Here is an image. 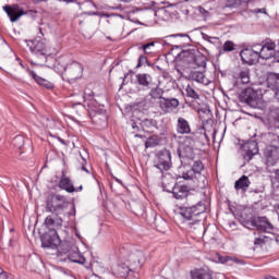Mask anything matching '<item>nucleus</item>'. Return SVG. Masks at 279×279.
I'll return each mask as SVG.
<instances>
[{
  "mask_svg": "<svg viewBox=\"0 0 279 279\" xmlns=\"http://www.w3.org/2000/svg\"><path fill=\"white\" fill-rule=\"evenodd\" d=\"M250 184H252V182H250V178H247V175H242L238 181H235L234 189L235 191H243L245 193V191L250 189Z\"/></svg>",
  "mask_w": 279,
  "mask_h": 279,
  "instance_id": "nucleus-26",
  "label": "nucleus"
},
{
  "mask_svg": "<svg viewBox=\"0 0 279 279\" xmlns=\"http://www.w3.org/2000/svg\"><path fill=\"white\" fill-rule=\"evenodd\" d=\"M162 95H165V89L160 88V86L151 87L150 92L148 94V96L151 99H159V101H162V99H165V97H162Z\"/></svg>",
  "mask_w": 279,
  "mask_h": 279,
  "instance_id": "nucleus-32",
  "label": "nucleus"
},
{
  "mask_svg": "<svg viewBox=\"0 0 279 279\" xmlns=\"http://www.w3.org/2000/svg\"><path fill=\"white\" fill-rule=\"evenodd\" d=\"M114 180H116V182H118L119 184H121V183H122V181H121V180H119L118 178H114Z\"/></svg>",
  "mask_w": 279,
  "mask_h": 279,
  "instance_id": "nucleus-57",
  "label": "nucleus"
},
{
  "mask_svg": "<svg viewBox=\"0 0 279 279\" xmlns=\"http://www.w3.org/2000/svg\"><path fill=\"white\" fill-rule=\"evenodd\" d=\"M178 36H181V38H185V40H191V37L186 34L171 35L170 38H175Z\"/></svg>",
  "mask_w": 279,
  "mask_h": 279,
  "instance_id": "nucleus-48",
  "label": "nucleus"
},
{
  "mask_svg": "<svg viewBox=\"0 0 279 279\" xmlns=\"http://www.w3.org/2000/svg\"><path fill=\"white\" fill-rule=\"evenodd\" d=\"M240 101L241 104H246V106H250L251 108H258L260 97H258V92L254 90L252 87H248L240 95Z\"/></svg>",
  "mask_w": 279,
  "mask_h": 279,
  "instance_id": "nucleus-9",
  "label": "nucleus"
},
{
  "mask_svg": "<svg viewBox=\"0 0 279 279\" xmlns=\"http://www.w3.org/2000/svg\"><path fill=\"white\" fill-rule=\"evenodd\" d=\"M194 145L195 141L192 137L186 136L184 144H182L177 150L179 158H186L187 160H193L195 158V153L193 151Z\"/></svg>",
  "mask_w": 279,
  "mask_h": 279,
  "instance_id": "nucleus-11",
  "label": "nucleus"
},
{
  "mask_svg": "<svg viewBox=\"0 0 279 279\" xmlns=\"http://www.w3.org/2000/svg\"><path fill=\"white\" fill-rule=\"evenodd\" d=\"M240 80L242 84H250V70L244 69L240 72Z\"/></svg>",
  "mask_w": 279,
  "mask_h": 279,
  "instance_id": "nucleus-40",
  "label": "nucleus"
},
{
  "mask_svg": "<svg viewBox=\"0 0 279 279\" xmlns=\"http://www.w3.org/2000/svg\"><path fill=\"white\" fill-rule=\"evenodd\" d=\"M206 213V204L202 202H197L195 205H191L190 207H182L180 215L185 219L187 228H190L191 232H206V228L204 227V218L202 215Z\"/></svg>",
  "mask_w": 279,
  "mask_h": 279,
  "instance_id": "nucleus-1",
  "label": "nucleus"
},
{
  "mask_svg": "<svg viewBox=\"0 0 279 279\" xmlns=\"http://www.w3.org/2000/svg\"><path fill=\"white\" fill-rule=\"evenodd\" d=\"M0 279H8V272L3 271L2 267H0Z\"/></svg>",
  "mask_w": 279,
  "mask_h": 279,
  "instance_id": "nucleus-49",
  "label": "nucleus"
},
{
  "mask_svg": "<svg viewBox=\"0 0 279 279\" xmlns=\"http://www.w3.org/2000/svg\"><path fill=\"white\" fill-rule=\"evenodd\" d=\"M267 239H269L267 235H262L259 238H256L254 244L255 245H263V243L267 242Z\"/></svg>",
  "mask_w": 279,
  "mask_h": 279,
  "instance_id": "nucleus-44",
  "label": "nucleus"
},
{
  "mask_svg": "<svg viewBox=\"0 0 279 279\" xmlns=\"http://www.w3.org/2000/svg\"><path fill=\"white\" fill-rule=\"evenodd\" d=\"M4 12H7L11 23H16L21 16L25 15V11H23L19 5L13 7H3Z\"/></svg>",
  "mask_w": 279,
  "mask_h": 279,
  "instance_id": "nucleus-19",
  "label": "nucleus"
},
{
  "mask_svg": "<svg viewBox=\"0 0 279 279\" xmlns=\"http://www.w3.org/2000/svg\"><path fill=\"white\" fill-rule=\"evenodd\" d=\"M132 128H133V130H136V128H138V126L136 125V123H133Z\"/></svg>",
  "mask_w": 279,
  "mask_h": 279,
  "instance_id": "nucleus-56",
  "label": "nucleus"
},
{
  "mask_svg": "<svg viewBox=\"0 0 279 279\" xmlns=\"http://www.w3.org/2000/svg\"><path fill=\"white\" fill-rule=\"evenodd\" d=\"M240 57L242 61H244L246 64H256L258 62V58L256 57V53L252 50V48H245L240 52Z\"/></svg>",
  "mask_w": 279,
  "mask_h": 279,
  "instance_id": "nucleus-21",
  "label": "nucleus"
},
{
  "mask_svg": "<svg viewBox=\"0 0 279 279\" xmlns=\"http://www.w3.org/2000/svg\"><path fill=\"white\" fill-rule=\"evenodd\" d=\"M68 258H70L72 263H77L78 265H84L86 263V258L80 253L69 254Z\"/></svg>",
  "mask_w": 279,
  "mask_h": 279,
  "instance_id": "nucleus-34",
  "label": "nucleus"
},
{
  "mask_svg": "<svg viewBox=\"0 0 279 279\" xmlns=\"http://www.w3.org/2000/svg\"><path fill=\"white\" fill-rule=\"evenodd\" d=\"M29 51H32L37 66H45L47 64L48 58H51V52H49V46L47 41L40 39H34L33 41H26Z\"/></svg>",
  "mask_w": 279,
  "mask_h": 279,
  "instance_id": "nucleus-2",
  "label": "nucleus"
},
{
  "mask_svg": "<svg viewBox=\"0 0 279 279\" xmlns=\"http://www.w3.org/2000/svg\"><path fill=\"white\" fill-rule=\"evenodd\" d=\"M60 189L63 191H66V193H75V186H73V183L71 182V179H69L66 175H62L60 183Z\"/></svg>",
  "mask_w": 279,
  "mask_h": 279,
  "instance_id": "nucleus-28",
  "label": "nucleus"
},
{
  "mask_svg": "<svg viewBox=\"0 0 279 279\" xmlns=\"http://www.w3.org/2000/svg\"><path fill=\"white\" fill-rule=\"evenodd\" d=\"M186 97H190V99H199V94L195 92L191 85H187L185 88Z\"/></svg>",
  "mask_w": 279,
  "mask_h": 279,
  "instance_id": "nucleus-39",
  "label": "nucleus"
},
{
  "mask_svg": "<svg viewBox=\"0 0 279 279\" xmlns=\"http://www.w3.org/2000/svg\"><path fill=\"white\" fill-rule=\"evenodd\" d=\"M143 64H147V57H145V56H141L138 58L137 69L143 66Z\"/></svg>",
  "mask_w": 279,
  "mask_h": 279,
  "instance_id": "nucleus-45",
  "label": "nucleus"
},
{
  "mask_svg": "<svg viewBox=\"0 0 279 279\" xmlns=\"http://www.w3.org/2000/svg\"><path fill=\"white\" fill-rule=\"evenodd\" d=\"M158 106L165 114H169V112H173L180 106V100L177 98H161L158 101Z\"/></svg>",
  "mask_w": 279,
  "mask_h": 279,
  "instance_id": "nucleus-16",
  "label": "nucleus"
},
{
  "mask_svg": "<svg viewBox=\"0 0 279 279\" xmlns=\"http://www.w3.org/2000/svg\"><path fill=\"white\" fill-rule=\"evenodd\" d=\"M141 125L144 131H147L153 130V128H156V125H158V122H156V120L154 119H145L142 121Z\"/></svg>",
  "mask_w": 279,
  "mask_h": 279,
  "instance_id": "nucleus-36",
  "label": "nucleus"
},
{
  "mask_svg": "<svg viewBox=\"0 0 279 279\" xmlns=\"http://www.w3.org/2000/svg\"><path fill=\"white\" fill-rule=\"evenodd\" d=\"M177 132L179 134H191V124H189V121H186V119L182 117L178 118Z\"/></svg>",
  "mask_w": 279,
  "mask_h": 279,
  "instance_id": "nucleus-24",
  "label": "nucleus"
},
{
  "mask_svg": "<svg viewBox=\"0 0 279 279\" xmlns=\"http://www.w3.org/2000/svg\"><path fill=\"white\" fill-rule=\"evenodd\" d=\"M189 80H192L193 82H197L198 84H204L205 86H208L210 81L206 78V75L204 74V70H199L195 66L192 68V71L189 73Z\"/></svg>",
  "mask_w": 279,
  "mask_h": 279,
  "instance_id": "nucleus-18",
  "label": "nucleus"
},
{
  "mask_svg": "<svg viewBox=\"0 0 279 279\" xmlns=\"http://www.w3.org/2000/svg\"><path fill=\"white\" fill-rule=\"evenodd\" d=\"M31 77H33V80L36 82V84H38L39 86H43L44 88H53V83L38 76V74H36V72L34 71H28Z\"/></svg>",
  "mask_w": 279,
  "mask_h": 279,
  "instance_id": "nucleus-27",
  "label": "nucleus"
},
{
  "mask_svg": "<svg viewBox=\"0 0 279 279\" xmlns=\"http://www.w3.org/2000/svg\"><path fill=\"white\" fill-rule=\"evenodd\" d=\"M60 236L58 235V231H49L41 236V247L47 250H54L56 255L58 257L64 256V254H69L70 248L69 244H61Z\"/></svg>",
  "mask_w": 279,
  "mask_h": 279,
  "instance_id": "nucleus-3",
  "label": "nucleus"
},
{
  "mask_svg": "<svg viewBox=\"0 0 279 279\" xmlns=\"http://www.w3.org/2000/svg\"><path fill=\"white\" fill-rule=\"evenodd\" d=\"M69 208V201L63 195H49L46 202V213L62 215Z\"/></svg>",
  "mask_w": 279,
  "mask_h": 279,
  "instance_id": "nucleus-5",
  "label": "nucleus"
},
{
  "mask_svg": "<svg viewBox=\"0 0 279 279\" xmlns=\"http://www.w3.org/2000/svg\"><path fill=\"white\" fill-rule=\"evenodd\" d=\"M59 1H62L63 3H73V1L75 0H59Z\"/></svg>",
  "mask_w": 279,
  "mask_h": 279,
  "instance_id": "nucleus-53",
  "label": "nucleus"
},
{
  "mask_svg": "<svg viewBox=\"0 0 279 279\" xmlns=\"http://www.w3.org/2000/svg\"><path fill=\"white\" fill-rule=\"evenodd\" d=\"M218 259L220 260V263H222V265H226V263H230V256H218Z\"/></svg>",
  "mask_w": 279,
  "mask_h": 279,
  "instance_id": "nucleus-47",
  "label": "nucleus"
},
{
  "mask_svg": "<svg viewBox=\"0 0 279 279\" xmlns=\"http://www.w3.org/2000/svg\"><path fill=\"white\" fill-rule=\"evenodd\" d=\"M59 215L61 214H52L45 219V226L49 232H58L62 228L63 220Z\"/></svg>",
  "mask_w": 279,
  "mask_h": 279,
  "instance_id": "nucleus-17",
  "label": "nucleus"
},
{
  "mask_svg": "<svg viewBox=\"0 0 279 279\" xmlns=\"http://www.w3.org/2000/svg\"><path fill=\"white\" fill-rule=\"evenodd\" d=\"M171 150L165 148L159 150L155 155L154 167L159 169L160 173H165V171H169L171 169Z\"/></svg>",
  "mask_w": 279,
  "mask_h": 279,
  "instance_id": "nucleus-6",
  "label": "nucleus"
},
{
  "mask_svg": "<svg viewBox=\"0 0 279 279\" xmlns=\"http://www.w3.org/2000/svg\"><path fill=\"white\" fill-rule=\"evenodd\" d=\"M192 279H213V275L206 269H195L191 271Z\"/></svg>",
  "mask_w": 279,
  "mask_h": 279,
  "instance_id": "nucleus-30",
  "label": "nucleus"
},
{
  "mask_svg": "<svg viewBox=\"0 0 279 279\" xmlns=\"http://www.w3.org/2000/svg\"><path fill=\"white\" fill-rule=\"evenodd\" d=\"M83 189H84V187H83L82 185H80L78 187L75 189V191H76V192H80V191H83Z\"/></svg>",
  "mask_w": 279,
  "mask_h": 279,
  "instance_id": "nucleus-54",
  "label": "nucleus"
},
{
  "mask_svg": "<svg viewBox=\"0 0 279 279\" xmlns=\"http://www.w3.org/2000/svg\"><path fill=\"white\" fill-rule=\"evenodd\" d=\"M192 180H194L197 189H206V185L208 184V179L202 173L194 174Z\"/></svg>",
  "mask_w": 279,
  "mask_h": 279,
  "instance_id": "nucleus-31",
  "label": "nucleus"
},
{
  "mask_svg": "<svg viewBox=\"0 0 279 279\" xmlns=\"http://www.w3.org/2000/svg\"><path fill=\"white\" fill-rule=\"evenodd\" d=\"M135 138H143V135L136 134V135H135Z\"/></svg>",
  "mask_w": 279,
  "mask_h": 279,
  "instance_id": "nucleus-55",
  "label": "nucleus"
},
{
  "mask_svg": "<svg viewBox=\"0 0 279 279\" xmlns=\"http://www.w3.org/2000/svg\"><path fill=\"white\" fill-rule=\"evenodd\" d=\"M136 82L143 88H151L153 78L148 73H140L136 75Z\"/></svg>",
  "mask_w": 279,
  "mask_h": 279,
  "instance_id": "nucleus-25",
  "label": "nucleus"
},
{
  "mask_svg": "<svg viewBox=\"0 0 279 279\" xmlns=\"http://www.w3.org/2000/svg\"><path fill=\"white\" fill-rule=\"evenodd\" d=\"M84 100L85 101H89L88 102V106H93V99H94V97H95V93L94 92H92V89L90 88H85V92H84Z\"/></svg>",
  "mask_w": 279,
  "mask_h": 279,
  "instance_id": "nucleus-38",
  "label": "nucleus"
},
{
  "mask_svg": "<svg viewBox=\"0 0 279 279\" xmlns=\"http://www.w3.org/2000/svg\"><path fill=\"white\" fill-rule=\"evenodd\" d=\"M126 263L131 265L132 268L138 269L143 266V263H145V253L140 250H133L126 259Z\"/></svg>",
  "mask_w": 279,
  "mask_h": 279,
  "instance_id": "nucleus-14",
  "label": "nucleus"
},
{
  "mask_svg": "<svg viewBox=\"0 0 279 279\" xmlns=\"http://www.w3.org/2000/svg\"><path fill=\"white\" fill-rule=\"evenodd\" d=\"M268 123L270 128H277L279 130V107L270 106L268 108Z\"/></svg>",
  "mask_w": 279,
  "mask_h": 279,
  "instance_id": "nucleus-20",
  "label": "nucleus"
},
{
  "mask_svg": "<svg viewBox=\"0 0 279 279\" xmlns=\"http://www.w3.org/2000/svg\"><path fill=\"white\" fill-rule=\"evenodd\" d=\"M60 279H73V277L66 275V274H61Z\"/></svg>",
  "mask_w": 279,
  "mask_h": 279,
  "instance_id": "nucleus-52",
  "label": "nucleus"
},
{
  "mask_svg": "<svg viewBox=\"0 0 279 279\" xmlns=\"http://www.w3.org/2000/svg\"><path fill=\"white\" fill-rule=\"evenodd\" d=\"M230 260H232L233 263H236V265H241L243 264V260L236 258V257H230Z\"/></svg>",
  "mask_w": 279,
  "mask_h": 279,
  "instance_id": "nucleus-50",
  "label": "nucleus"
},
{
  "mask_svg": "<svg viewBox=\"0 0 279 279\" xmlns=\"http://www.w3.org/2000/svg\"><path fill=\"white\" fill-rule=\"evenodd\" d=\"M264 160L267 169H269V167H276L279 160V146H266V148L264 149Z\"/></svg>",
  "mask_w": 279,
  "mask_h": 279,
  "instance_id": "nucleus-12",
  "label": "nucleus"
},
{
  "mask_svg": "<svg viewBox=\"0 0 279 279\" xmlns=\"http://www.w3.org/2000/svg\"><path fill=\"white\" fill-rule=\"evenodd\" d=\"M201 112H206V111H204L203 109H201Z\"/></svg>",
  "mask_w": 279,
  "mask_h": 279,
  "instance_id": "nucleus-60",
  "label": "nucleus"
},
{
  "mask_svg": "<svg viewBox=\"0 0 279 279\" xmlns=\"http://www.w3.org/2000/svg\"><path fill=\"white\" fill-rule=\"evenodd\" d=\"M222 51H234V43L231 40L226 41L222 47Z\"/></svg>",
  "mask_w": 279,
  "mask_h": 279,
  "instance_id": "nucleus-42",
  "label": "nucleus"
},
{
  "mask_svg": "<svg viewBox=\"0 0 279 279\" xmlns=\"http://www.w3.org/2000/svg\"><path fill=\"white\" fill-rule=\"evenodd\" d=\"M81 158H82V161H81L82 171H85L86 173H90V171H88V169H86V158H84V157H81Z\"/></svg>",
  "mask_w": 279,
  "mask_h": 279,
  "instance_id": "nucleus-46",
  "label": "nucleus"
},
{
  "mask_svg": "<svg viewBox=\"0 0 279 279\" xmlns=\"http://www.w3.org/2000/svg\"><path fill=\"white\" fill-rule=\"evenodd\" d=\"M183 58H186V61L195 66V69L198 70H205L206 69V57L203 54H196L195 50H186L183 52Z\"/></svg>",
  "mask_w": 279,
  "mask_h": 279,
  "instance_id": "nucleus-10",
  "label": "nucleus"
},
{
  "mask_svg": "<svg viewBox=\"0 0 279 279\" xmlns=\"http://www.w3.org/2000/svg\"><path fill=\"white\" fill-rule=\"evenodd\" d=\"M276 51V41L266 38L262 41V60H271Z\"/></svg>",
  "mask_w": 279,
  "mask_h": 279,
  "instance_id": "nucleus-15",
  "label": "nucleus"
},
{
  "mask_svg": "<svg viewBox=\"0 0 279 279\" xmlns=\"http://www.w3.org/2000/svg\"><path fill=\"white\" fill-rule=\"evenodd\" d=\"M172 194L175 199H187V208L190 206H195V202H197V196L191 194V190L184 184H175L172 189Z\"/></svg>",
  "mask_w": 279,
  "mask_h": 279,
  "instance_id": "nucleus-8",
  "label": "nucleus"
},
{
  "mask_svg": "<svg viewBox=\"0 0 279 279\" xmlns=\"http://www.w3.org/2000/svg\"><path fill=\"white\" fill-rule=\"evenodd\" d=\"M158 145H160V137L156 135L148 137L145 142L146 149L158 147Z\"/></svg>",
  "mask_w": 279,
  "mask_h": 279,
  "instance_id": "nucleus-33",
  "label": "nucleus"
},
{
  "mask_svg": "<svg viewBox=\"0 0 279 279\" xmlns=\"http://www.w3.org/2000/svg\"><path fill=\"white\" fill-rule=\"evenodd\" d=\"M204 171V163L201 160L194 161L192 169H190L186 173H183L184 180H193V177L197 173H202Z\"/></svg>",
  "mask_w": 279,
  "mask_h": 279,
  "instance_id": "nucleus-22",
  "label": "nucleus"
},
{
  "mask_svg": "<svg viewBox=\"0 0 279 279\" xmlns=\"http://www.w3.org/2000/svg\"><path fill=\"white\" fill-rule=\"evenodd\" d=\"M241 154L247 162L258 154V143L256 141L246 142L241 147Z\"/></svg>",
  "mask_w": 279,
  "mask_h": 279,
  "instance_id": "nucleus-13",
  "label": "nucleus"
},
{
  "mask_svg": "<svg viewBox=\"0 0 279 279\" xmlns=\"http://www.w3.org/2000/svg\"><path fill=\"white\" fill-rule=\"evenodd\" d=\"M251 50H253V52L259 60L263 59V41L260 44L253 43L251 45Z\"/></svg>",
  "mask_w": 279,
  "mask_h": 279,
  "instance_id": "nucleus-35",
  "label": "nucleus"
},
{
  "mask_svg": "<svg viewBox=\"0 0 279 279\" xmlns=\"http://www.w3.org/2000/svg\"><path fill=\"white\" fill-rule=\"evenodd\" d=\"M267 86L268 88H270V90H278L279 88V73L276 72H270L267 76L266 80Z\"/></svg>",
  "mask_w": 279,
  "mask_h": 279,
  "instance_id": "nucleus-23",
  "label": "nucleus"
},
{
  "mask_svg": "<svg viewBox=\"0 0 279 279\" xmlns=\"http://www.w3.org/2000/svg\"><path fill=\"white\" fill-rule=\"evenodd\" d=\"M118 276H120V278H125L128 276H130V274H132V271H134V268L130 265V264H119L118 268Z\"/></svg>",
  "mask_w": 279,
  "mask_h": 279,
  "instance_id": "nucleus-29",
  "label": "nucleus"
},
{
  "mask_svg": "<svg viewBox=\"0 0 279 279\" xmlns=\"http://www.w3.org/2000/svg\"><path fill=\"white\" fill-rule=\"evenodd\" d=\"M84 72V68L80 62H72L64 66L62 72V78L65 82H75V80H80L82 77V73Z\"/></svg>",
  "mask_w": 279,
  "mask_h": 279,
  "instance_id": "nucleus-7",
  "label": "nucleus"
},
{
  "mask_svg": "<svg viewBox=\"0 0 279 279\" xmlns=\"http://www.w3.org/2000/svg\"><path fill=\"white\" fill-rule=\"evenodd\" d=\"M12 144L16 149H23L25 146V137L17 135L13 138Z\"/></svg>",
  "mask_w": 279,
  "mask_h": 279,
  "instance_id": "nucleus-37",
  "label": "nucleus"
},
{
  "mask_svg": "<svg viewBox=\"0 0 279 279\" xmlns=\"http://www.w3.org/2000/svg\"><path fill=\"white\" fill-rule=\"evenodd\" d=\"M242 226L247 228V230H257L258 232H266L267 234L274 232V225L269 222L267 217L243 219Z\"/></svg>",
  "mask_w": 279,
  "mask_h": 279,
  "instance_id": "nucleus-4",
  "label": "nucleus"
},
{
  "mask_svg": "<svg viewBox=\"0 0 279 279\" xmlns=\"http://www.w3.org/2000/svg\"><path fill=\"white\" fill-rule=\"evenodd\" d=\"M154 45H155V43L150 41V43L140 47V49H143L144 53H151V51L149 49H151V47H154Z\"/></svg>",
  "mask_w": 279,
  "mask_h": 279,
  "instance_id": "nucleus-43",
  "label": "nucleus"
},
{
  "mask_svg": "<svg viewBox=\"0 0 279 279\" xmlns=\"http://www.w3.org/2000/svg\"><path fill=\"white\" fill-rule=\"evenodd\" d=\"M265 279H276V277H266Z\"/></svg>",
  "mask_w": 279,
  "mask_h": 279,
  "instance_id": "nucleus-58",
  "label": "nucleus"
},
{
  "mask_svg": "<svg viewBox=\"0 0 279 279\" xmlns=\"http://www.w3.org/2000/svg\"><path fill=\"white\" fill-rule=\"evenodd\" d=\"M20 66H22V69H24V66H23V62H21V61H20Z\"/></svg>",
  "mask_w": 279,
  "mask_h": 279,
  "instance_id": "nucleus-59",
  "label": "nucleus"
},
{
  "mask_svg": "<svg viewBox=\"0 0 279 279\" xmlns=\"http://www.w3.org/2000/svg\"><path fill=\"white\" fill-rule=\"evenodd\" d=\"M272 93H274V98H275L277 101H279V88L272 90Z\"/></svg>",
  "mask_w": 279,
  "mask_h": 279,
  "instance_id": "nucleus-51",
  "label": "nucleus"
},
{
  "mask_svg": "<svg viewBox=\"0 0 279 279\" xmlns=\"http://www.w3.org/2000/svg\"><path fill=\"white\" fill-rule=\"evenodd\" d=\"M243 1L247 0H227L226 5L227 8H239Z\"/></svg>",
  "mask_w": 279,
  "mask_h": 279,
  "instance_id": "nucleus-41",
  "label": "nucleus"
}]
</instances>
